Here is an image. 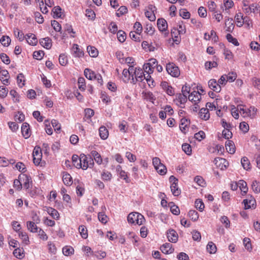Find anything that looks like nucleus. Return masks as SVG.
<instances>
[{"mask_svg": "<svg viewBox=\"0 0 260 260\" xmlns=\"http://www.w3.org/2000/svg\"><path fill=\"white\" fill-rule=\"evenodd\" d=\"M200 117L204 120H208L210 118V114L207 108H203L199 112Z\"/></svg>", "mask_w": 260, "mask_h": 260, "instance_id": "a878e982", "label": "nucleus"}, {"mask_svg": "<svg viewBox=\"0 0 260 260\" xmlns=\"http://www.w3.org/2000/svg\"><path fill=\"white\" fill-rule=\"evenodd\" d=\"M80 162L81 167L80 168L86 170L87 168H92L94 166L93 159L90 156H87L84 154L80 155Z\"/></svg>", "mask_w": 260, "mask_h": 260, "instance_id": "f03ea898", "label": "nucleus"}, {"mask_svg": "<svg viewBox=\"0 0 260 260\" xmlns=\"http://www.w3.org/2000/svg\"><path fill=\"white\" fill-rule=\"evenodd\" d=\"M225 25L226 27V30L229 32H232L234 28L233 20L232 18H227L225 19Z\"/></svg>", "mask_w": 260, "mask_h": 260, "instance_id": "473e14b6", "label": "nucleus"}, {"mask_svg": "<svg viewBox=\"0 0 260 260\" xmlns=\"http://www.w3.org/2000/svg\"><path fill=\"white\" fill-rule=\"evenodd\" d=\"M61 9L59 6L54 7L52 11V16L54 18H58L61 17L62 12Z\"/></svg>", "mask_w": 260, "mask_h": 260, "instance_id": "2f4dec72", "label": "nucleus"}, {"mask_svg": "<svg viewBox=\"0 0 260 260\" xmlns=\"http://www.w3.org/2000/svg\"><path fill=\"white\" fill-rule=\"evenodd\" d=\"M72 162L73 165L78 169H80L81 167V162H80V156L79 157L77 155H73L72 156Z\"/></svg>", "mask_w": 260, "mask_h": 260, "instance_id": "79ce46f5", "label": "nucleus"}, {"mask_svg": "<svg viewBox=\"0 0 260 260\" xmlns=\"http://www.w3.org/2000/svg\"><path fill=\"white\" fill-rule=\"evenodd\" d=\"M226 38L229 42L232 43L235 46H238L239 45V43L237 39L235 38H234L230 34H228L226 35Z\"/></svg>", "mask_w": 260, "mask_h": 260, "instance_id": "3c124183", "label": "nucleus"}, {"mask_svg": "<svg viewBox=\"0 0 260 260\" xmlns=\"http://www.w3.org/2000/svg\"><path fill=\"white\" fill-rule=\"evenodd\" d=\"M85 76L89 80H94L95 73L94 72L91 71L89 69H85L84 71Z\"/></svg>", "mask_w": 260, "mask_h": 260, "instance_id": "ea45409f", "label": "nucleus"}, {"mask_svg": "<svg viewBox=\"0 0 260 260\" xmlns=\"http://www.w3.org/2000/svg\"><path fill=\"white\" fill-rule=\"evenodd\" d=\"M188 98L190 101L196 105L201 99V94L198 91H193L188 95Z\"/></svg>", "mask_w": 260, "mask_h": 260, "instance_id": "4468645a", "label": "nucleus"}, {"mask_svg": "<svg viewBox=\"0 0 260 260\" xmlns=\"http://www.w3.org/2000/svg\"><path fill=\"white\" fill-rule=\"evenodd\" d=\"M78 88L82 91L85 89V80L83 77H79L78 79Z\"/></svg>", "mask_w": 260, "mask_h": 260, "instance_id": "5fc2aeb1", "label": "nucleus"}, {"mask_svg": "<svg viewBox=\"0 0 260 260\" xmlns=\"http://www.w3.org/2000/svg\"><path fill=\"white\" fill-rule=\"evenodd\" d=\"M208 86L210 89L216 92H220L221 89L220 84L214 79H212L208 81Z\"/></svg>", "mask_w": 260, "mask_h": 260, "instance_id": "f3484780", "label": "nucleus"}, {"mask_svg": "<svg viewBox=\"0 0 260 260\" xmlns=\"http://www.w3.org/2000/svg\"><path fill=\"white\" fill-rule=\"evenodd\" d=\"M161 252L165 254L172 253L174 249L172 247V245L169 243H166L164 244L160 248Z\"/></svg>", "mask_w": 260, "mask_h": 260, "instance_id": "a211bd4d", "label": "nucleus"}, {"mask_svg": "<svg viewBox=\"0 0 260 260\" xmlns=\"http://www.w3.org/2000/svg\"><path fill=\"white\" fill-rule=\"evenodd\" d=\"M169 205L170 207V210L173 214L178 215L180 214L179 207L175 205L174 203L171 202L169 204Z\"/></svg>", "mask_w": 260, "mask_h": 260, "instance_id": "a18cd8bd", "label": "nucleus"}, {"mask_svg": "<svg viewBox=\"0 0 260 260\" xmlns=\"http://www.w3.org/2000/svg\"><path fill=\"white\" fill-rule=\"evenodd\" d=\"M17 84L20 87H22L24 85V76L22 73L17 75Z\"/></svg>", "mask_w": 260, "mask_h": 260, "instance_id": "864d4df0", "label": "nucleus"}, {"mask_svg": "<svg viewBox=\"0 0 260 260\" xmlns=\"http://www.w3.org/2000/svg\"><path fill=\"white\" fill-rule=\"evenodd\" d=\"M64 29L68 33L71 34V37L74 38L75 32L74 31L72 26L71 24L67 23L64 26Z\"/></svg>", "mask_w": 260, "mask_h": 260, "instance_id": "4d7b16f0", "label": "nucleus"}, {"mask_svg": "<svg viewBox=\"0 0 260 260\" xmlns=\"http://www.w3.org/2000/svg\"><path fill=\"white\" fill-rule=\"evenodd\" d=\"M183 151L187 155L191 154V148L189 144L187 143L183 144L182 146Z\"/></svg>", "mask_w": 260, "mask_h": 260, "instance_id": "69168bd1", "label": "nucleus"}, {"mask_svg": "<svg viewBox=\"0 0 260 260\" xmlns=\"http://www.w3.org/2000/svg\"><path fill=\"white\" fill-rule=\"evenodd\" d=\"M78 230L82 238L85 239H87L88 237V233L86 226L83 225H81L79 226Z\"/></svg>", "mask_w": 260, "mask_h": 260, "instance_id": "58836bf2", "label": "nucleus"}, {"mask_svg": "<svg viewBox=\"0 0 260 260\" xmlns=\"http://www.w3.org/2000/svg\"><path fill=\"white\" fill-rule=\"evenodd\" d=\"M127 221L129 223L137 224L139 225L143 224L145 219L143 215L138 212H132L127 216Z\"/></svg>", "mask_w": 260, "mask_h": 260, "instance_id": "f257e3e1", "label": "nucleus"}, {"mask_svg": "<svg viewBox=\"0 0 260 260\" xmlns=\"http://www.w3.org/2000/svg\"><path fill=\"white\" fill-rule=\"evenodd\" d=\"M243 203L244 204L245 209H255L256 207V201L251 196L244 200Z\"/></svg>", "mask_w": 260, "mask_h": 260, "instance_id": "f8f14e48", "label": "nucleus"}, {"mask_svg": "<svg viewBox=\"0 0 260 260\" xmlns=\"http://www.w3.org/2000/svg\"><path fill=\"white\" fill-rule=\"evenodd\" d=\"M145 78L143 70L140 68L134 69L133 75H132V82L135 84L137 81L142 82Z\"/></svg>", "mask_w": 260, "mask_h": 260, "instance_id": "39448f33", "label": "nucleus"}, {"mask_svg": "<svg viewBox=\"0 0 260 260\" xmlns=\"http://www.w3.org/2000/svg\"><path fill=\"white\" fill-rule=\"evenodd\" d=\"M207 250L211 254L215 253L217 251V248L215 244L212 242H209L206 247Z\"/></svg>", "mask_w": 260, "mask_h": 260, "instance_id": "e433bc0d", "label": "nucleus"}, {"mask_svg": "<svg viewBox=\"0 0 260 260\" xmlns=\"http://www.w3.org/2000/svg\"><path fill=\"white\" fill-rule=\"evenodd\" d=\"M90 153L91 156L93 158V159H94L98 165H101L103 164V159L99 153L96 151L92 150Z\"/></svg>", "mask_w": 260, "mask_h": 260, "instance_id": "b1692460", "label": "nucleus"}, {"mask_svg": "<svg viewBox=\"0 0 260 260\" xmlns=\"http://www.w3.org/2000/svg\"><path fill=\"white\" fill-rule=\"evenodd\" d=\"M26 36V41L29 45L35 46L37 44L38 40L34 34H30L29 35H27Z\"/></svg>", "mask_w": 260, "mask_h": 260, "instance_id": "7c9ffc66", "label": "nucleus"}, {"mask_svg": "<svg viewBox=\"0 0 260 260\" xmlns=\"http://www.w3.org/2000/svg\"><path fill=\"white\" fill-rule=\"evenodd\" d=\"M18 178L22 182V185H23L24 188L27 189L30 187V185L31 183L30 177L26 174H21L19 176Z\"/></svg>", "mask_w": 260, "mask_h": 260, "instance_id": "9b49d317", "label": "nucleus"}, {"mask_svg": "<svg viewBox=\"0 0 260 260\" xmlns=\"http://www.w3.org/2000/svg\"><path fill=\"white\" fill-rule=\"evenodd\" d=\"M195 207L200 211L202 212L205 208L204 204L201 199H197L195 201Z\"/></svg>", "mask_w": 260, "mask_h": 260, "instance_id": "8fccbe9b", "label": "nucleus"}, {"mask_svg": "<svg viewBox=\"0 0 260 260\" xmlns=\"http://www.w3.org/2000/svg\"><path fill=\"white\" fill-rule=\"evenodd\" d=\"M251 188L253 190V191L256 193L260 192L259 182L257 181L256 180L253 181L251 184Z\"/></svg>", "mask_w": 260, "mask_h": 260, "instance_id": "09e8293b", "label": "nucleus"}, {"mask_svg": "<svg viewBox=\"0 0 260 260\" xmlns=\"http://www.w3.org/2000/svg\"><path fill=\"white\" fill-rule=\"evenodd\" d=\"M226 150L230 153L233 154L235 152V146L233 142L231 141H228L225 144Z\"/></svg>", "mask_w": 260, "mask_h": 260, "instance_id": "f704fd0d", "label": "nucleus"}, {"mask_svg": "<svg viewBox=\"0 0 260 260\" xmlns=\"http://www.w3.org/2000/svg\"><path fill=\"white\" fill-rule=\"evenodd\" d=\"M0 80L4 85L9 84V74L7 70H2L1 73Z\"/></svg>", "mask_w": 260, "mask_h": 260, "instance_id": "4be33fe9", "label": "nucleus"}, {"mask_svg": "<svg viewBox=\"0 0 260 260\" xmlns=\"http://www.w3.org/2000/svg\"><path fill=\"white\" fill-rule=\"evenodd\" d=\"M40 43L43 47L47 49L51 48L52 46V41L48 37L41 39L40 41Z\"/></svg>", "mask_w": 260, "mask_h": 260, "instance_id": "5701e85b", "label": "nucleus"}, {"mask_svg": "<svg viewBox=\"0 0 260 260\" xmlns=\"http://www.w3.org/2000/svg\"><path fill=\"white\" fill-rule=\"evenodd\" d=\"M1 44L4 46H8L11 43V39L8 36H3L0 40Z\"/></svg>", "mask_w": 260, "mask_h": 260, "instance_id": "6e6d98bb", "label": "nucleus"}, {"mask_svg": "<svg viewBox=\"0 0 260 260\" xmlns=\"http://www.w3.org/2000/svg\"><path fill=\"white\" fill-rule=\"evenodd\" d=\"M152 164L155 169L159 175H164L167 173V168L161 162L159 158L157 157H154L152 159Z\"/></svg>", "mask_w": 260, "mask_h": 260, "instance_id": "20e7f679", "label": "nucleus"}, {"mask_svg": "<svg viewBox=\"0 0 260 260\" xmlns=\"http://www.w3.org/2000/svg\"><path fill=\"white\" fill-rule=\"evenodd\" d=\"M87 51L91 57H95L98 55V51L94 47L88 46L87 47Z\"/></svg>", "mask_w": 260, "mask_h": 260, "instance_id": "c03bdc74", "label": "nucleus"}, {"mask_svg": "<svg viewBox=\"0 0 260 260\" xmlns=\"http://www.w3.org/2000/svg\"><path fill=\"white\" fill-rule=\"evenodd\" d=\"M189 124V121L185 118H182L180 120V129L183 133H185L186 129Z\"/></svg>", "mask_w": 260, "mask_h": 260, "instance_id": "72a5a7b5", "label": "nucleus"}, {"mask_svg": "<svg viewBox=\"0 0 260 260\" xmlns=\"http://www.w3.org/2000/svg\"><path fill=\"white\" fill-rule=\"evenodd\" d=\"M15 36L20 41H22L24 39L23 33L18 28H15L14 31Z\"/></svg>", "mask_w": 260, "mask_h": 260, "instance_id": "bf43d9fd", "label": "nucleus"}, {"mask_svg": "<svg viewBox=\"0 0 260 260\" xmlns=\"http://www.w3.org/2000/svg\"><path fill=\"white\" fill-rule=\"evenodd\" d=\"M238 187H239L241 190L242 195L246 194L248 191V188L247 187V183L243 180H240L238 181Z\"/></svg>", "mask_w": 260, "mask_h": 260, "instance_id": "c85d7f7f", "label": "nucleus"}, {"mask_svg": "<svg viewBox=\"0 0 260 260\" xmlns=\"http://www.w3.org/2000/svg\"><path fill=\"white\" fill-rule=\"evenodd\" d=\"M170 188L171 191L174 196H178L180 194L181 190L179 189L177 184H171Z\"/></svg>", "mask_w": 260, "mask_h": 260, "instance_id": "603ef678", "label": "nucleus"}, {"mask_svg": "<svg viewBox=\"0 0 260 260\" xmlns=\"http://www.w3.org/2000/svg\"><path fill=\"white\" fill-rule=\"evenodd\" d=\"M99 135L101 138L103 140H106L109 136V132L107 128L104 126H102L99 128Z\"/></svg>", "mask_w": 260, "mask_h": 260, "instance_id": "cd10ccee", "label": "nucleus"}, {"mask_svg": "<svg viewBox=\"0 0 260 260\" xmlns=\"http://www.w3.org/2000/svg\"><path fill=\"white\" fill-rule=\"evenodd\" d=\"M194 181L199 185V186H201L202 187H204L205 186V184H206V183L205 182V180H204V179L203 178V177H202L201 176H196L194 179Z\"/></svg>", "mask_w": 260, "mask_h": 260, "instance_id": "338daca9", "label": "nucleus"}, {"mask_svg": "<svg viewBox=\"0 0 260 260\" xmlns=\"http://www.w3.org/2000/svg\"><path fill=\"white\" fill-rule=\"evenodd\" d=\"M218 66L216 61H206L205 63V67L206 70H211L213 68H216Z\"/></svg>", "mask_w": 260, "mask_h": 260, "instance_id": "0e129e2a", "label": "nucleus"}, {"mask_svg": "<svg viewBox=\"0 0 260 260\" xmlns=\"http://www.w3.org/2000/svg\"><path fill=\"white\" fill-rule=\"evenodd\" d=\"M226 79L230 82H234L237 78V75L235 72H230L228 74H226Z\"/></svg>", "mask_w": 260, "mask_h": 260, "instance_id": "052dcab7", "label": "nucleus"}, {"mask_svg": "<svg viewBox=\"0 0 260 260\" xmlns=\"http://www.w3.org/2000/svg\"><path fill=\"white\" fill-rule=\"evenodd\" d=\"M19 236L24 244L25 245H28L29 244V238L26 233L19 232Z\"/></svg>", "mask_w": 260, "mask_h": 260, "instance_id": "37998d69", "label": "nucleus"}, {"mask_svg": "<svg viewBox=\"0 0 260 260\" xmlns=\"http://www.w3.org/2000/svg\"><path fill=\"white\" fill-rule=\"evenodd\" d=\"M33 161L36 165H39L42 160V153L41 149L39 147H35L33 153Z\"/></svg>", "mask_w": 260, "mask_h": 260, "instance_id": "6e6552de", "label": "nucleus"}, {"mask_svg": "<svg viewBox=\"0 0 260 260\" xmlns=\"http://www.w3.org/2000/svg\"><path fill=\"white\" fill-rule=\"evenodd\" d=\"M188 217L193 221H196L198 220L199 215L198 213L194 210H191L188 212Z\"/></svg>", "mask_w": 260, "mask_h": 260, "instance_id": "49530a36", "label": "nucleus"}, {"mask_svg": "<svg viewBox=\"0 0 260 260\" xmlns=\"http://www.w3.org/2000/svg\"><path fill=\"white\" fill-rule=\"evenodd\" d=\"M74 248L71 246H66L62 248V253L66 256H69L74 253Z\"/></svg>", "mask_w": 260, "mask_h": 260, "instance_id": "de8ad7c7", "label": "nucleus"}, {"mask_svg": "<svg viewBox=\"0 0 260 260\" xmlns=\"http://www.w3.org/2000/svg\"><path fill=\"white\" fill-rule=\"evenodd\" d=\"M13 254L16 258L22 259L24 256V251L23 248H17L14 250Z\"/></svg>", "mask_w": 260, "mask_h": 260, "instance_id": "c9c22d12", "label": "nucleus"}, {"mask_svg": "<svg viewBox=\"0 0 260 260\" xmlns=\"http://www.w3.org/2000/svg\"><path fill=\"white\" fill-rule=\"evenodd\" d=\"M59 62L60 65L66 66L68 63L67 56L64 54H60L59 56Z\"/></svg>", "mask_w": 260, "mask_h": 260, "instance_id": "774afa93", "label": "nucleus"}, {"mask_svg": "<svg viewBox=\"0 0 260 260\" xmlns=\"http://www.w3.org/2000/svg\"><path fill=\"white\" fill-rule=\"evenodd\" d=\"M241 163L244 170L246 171H249L251 170L250 162L247 157H243L241 158Z\"/></svg>", "mask_w": 260, "mask_h": 260, "instance_id": "bb28decb", "label": "nucleus"}, {"mask_svg": "<svg viewBox=\"0 0 260 260\" xmlns=\"http://www.w3.org/2000/svg\"><path fill=\"white\" fill-rule=\"evenodd\" d=\"M214 162L216 167L222 170L226 169L229 166L228 161L225 158L221 157L215 158Z\"/></svg>", "mask_w": 260, "mask_h": 260, "instance_id": "9d476101", "label": "nucleus"}, {"mask_svg": "<svg viewBox=\"0 0 260 260\" xmlns=\"http://www.w3.org/2000/svg\"><path fill=\"white\" fill-rule=\"evenodd\" d=\"M134 71V68L133 66H129L128 69H124L122 73V77L123 81L127 83L131 79L132 75H133Z\"/></svg>", "mask_w": 260, "mask_h": 260, "instance_id": "1a4fd4ad", "label": "nucleus"}, {"mask_svg": "<svg viewBox=\"0 0 260 260\" xmlns=\"http://www.w3.org/2000/svg\"><path fill=\"white\" fill-rule=\"evenodd\" d=\"M231 114L232 116L235 118V119H238L239 118V111L238 110V106L236 108L235 106L232 105L231 107Z\"/></svg>", "mask_w": 260, "mask_h": 260, "instance_id": "680f3d73", "label": "nucleus"}, {"mask_svg": "<svg viewBox=\"0 0 260 260\" xmlns=\"http://www.w3.org/2000/svg\"><path fill=\"white\" fill-rule=\"evenodd\" d=\"M166 69L168 73L173 77H178L180 75L179 68L173 62L167 63Z\"/></svg>", "mask_w": 260, "mask_h": 260, "instance_id": "423d86ee", "label": "nucleus"}, {"mask_svg": "<svg viewBox=\"0 0 260 260\" xmlns=\"http://www.w3.org/2000/svg\"><path fill=\"white\" fill-rule=\"evenodd\" d=\"M72 53L75 57H81L84 56V51L77 44H74L72 48Z\"/></svg>", "mask_w": 260, "mask_h": 260, "instance_id": "dca6fc26", "label": "nucleus"}, {"mask_svg": "<svg viewBox=\"0 0 260 260\" xmlns=\"http://www.w3.org/2000/svg\"><path fill=\"white\" fill-rule=\"evenodd\" d=\"M62 181L67 186H70L73 183L72 178L71 175L67 173L64 172L62 175Z\"/></svg>", "mask_w": 260, "mask_h": 260, "instance_id": "393cba45", "label": "nucleus"}, {"mask_svg": "<svg viewBox=\"0 0 260 260\" xmlns=\"http://www.w3.org/2000/svg\"><path fill=\"white\" fill-rule=\"evenodd\" d=\"M26 226L27 230L31 233H37L38 232V228L36 224L33 222L30 221H28L26 222Z\"/></svg>", "mask_w": 260, "mask_h": 260, "instance_id": "c756f323", "label": "nucleus"}, {"mask_svg": "<svg viewBox=\"0 0 260 260\" xmlns=\"http://www.w3.org/2000/svg\"><path fill=\"white\" fill-rule=\"evenodd\" d=\"M145 16L149 19V20L152 21L155 20V16L152 10H148L145 12Z\"/></svg>", "mask_w": 260, "mask_h": 260, "instance_id": "13d9d810", "label": "nucleus"}, {"mask_svg": "<svg viewBox=\"0 0 260 260\" xmlns=\"http://www.w3.org/2000/svg\"><path fill=\"white\" fill-rule=\"evenodd\" d=\"M175 102L176 104L181 108H183L182 105H184L187 101V96L185 94L178 93L176 95Z\"/></svg>", "mask_w": 260, "mask_h": 260, "instance_id": "2eb2a0df", "label": "nucleus"}, {"mask_svg": "<svg viewBox=\"0 0 260 260\" xmlns=\"http://www.w3.org/2000/svg\"><path fill=\"white\" fill-rule=\"evenodd\" d=\"M243 14L241 13H238L235 15V18L236 19L237 25L239 27H241L244 23Z\"/></svg>", "mask_w": 260, "mask_h": 260, "instance_id": "4c0bfd02", "label": "nucleus"}, {"mask_svg": "<svg viewBox=\"0 0 260 260\" xmlns=\"http://www.w3.org/2000/svg\"><path fill=\"white\" fill-rule=\"evenodd\" d=\"M238 110L239 113L243 117H249L252 118L254 116L256 112V109L254 107L247 108L243 105H239Z\"/></svg>", "mask_w": 260, "mask_h": 260, "instance_id": "7ed1b4c3", "label": "nucleus"}, {"mask_svg": "<svg viewBox=\"0 0 260 260\" xmlns=\"http://www.w3.org/2000/svg\"><path fill=\"white\" fill-rule=\"evenodd\" d=\"M157 60L155 58L149 59L148 62L145 63L143 66L144 71L149 74H152L153 72L154 69L157 66Z\"/></svg>", "mask_w": 260, "mask_h": 260, "instance_id": "0eeeda50", "label": "nucleus"}, {"mask_svg": "<svg viewBox=\"0 0 260 260\" xmlns=\"http://www.w3.org/2000/svg\"><path fill=\"white\" fill-rule=\"evenodd\" d=\"M167 238L172 243H176L178 240V235L176 231L169 229L167 232Z\"/></svg>", "mask_w": 260, "mask_h": 260, "instance_id": "ddd939ff", "label": "nucleus"}, {"mask_svg": "<svg viewBox=\"0 0 260 260\" xmlns=\"http://www.w3.org/2000/svg\"><path fill=\"white\" fill-rule=\"evenodd\" d=\"M45 208L46 209L45 210L53 218H54L55 220H58L59 219V214L56 209L49 207H46Z\"/></svg>", "mask_w": 260, "mask_h": 260, "instance_id": "6ab92c4d", "label": "nucleus"}, {"mask_svg": "<svg viewBox=\"0 0 260 260\" xmlns=\"http://www.w3.org/2000/svg\"><path fill=\"white\" fill-rule=\"evenodd\" d=\"M157 25L158 29L160 31H165L167 30L168 23L167 21L165 19H158L157 21Z\"/></svg>", "mask_w": 260, "mask_h": 260, "instance_id": "aec40b11", "label": "nucleus"}, {"mask_svg": "<svg viewBox=\"0 0 260 260\" xmlns=\"http://www.w3.org/2000/svg\"><path fill=\"white\" fill-rule=\"evenodd\" d=\"M117 39L120 42H123L126 39V34L122 30H119L117 32Z\"/></svg>", "mask_w": 260, "mask_h": 260, "instance_id": "e2e57ef3", "label": "nucleus"}, {"mask_svg": "<svg viewBox=\"0 0 260 260\" xmlns=\"http://www.w3.org/2000/svg\"><path fill=\"white\" fill-rule=\"evenodd\" d=\"M257 10V8L256 6L252 4L250 5H248V6L246 8H244L243 11L246 13V14H250L251 13H254L256 10Z\"/></svg>", "mask_w": 260, "mask_h": 260, "instance_id": "a19ab883", "label": "nucleus"}, {"mask_svg": "<svg viewBox=\"0 0 260 260\" xmlns=\"http://www.w3.org/2000/svg\"><path fill=\"white\" fill-rule=\"evenodd\" d=\"M21 132L25 139L29 138L30 136L29 125L27 123L24 122L22 124Z\"/></svg>", "mask_w": 260, "mask_h": 260, "instance_id": "412c9836", "label": "nucleus"}]
</instances>
